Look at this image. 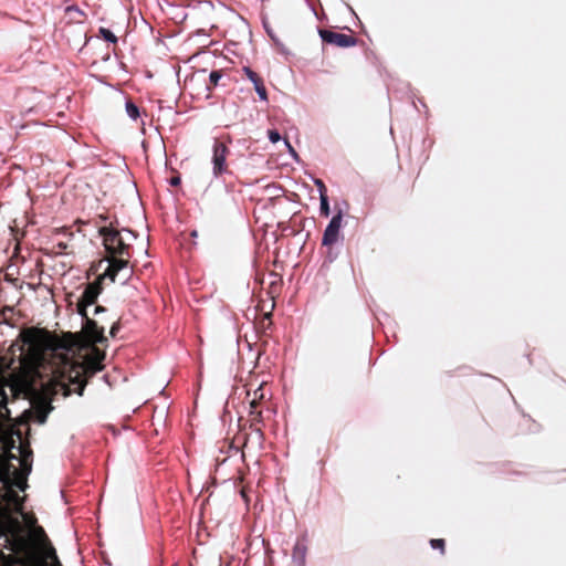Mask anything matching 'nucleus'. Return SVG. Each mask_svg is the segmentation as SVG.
<instances>
[{
    "label": "nucleus",
    "instance_id": "obj_1",
    "mask_svg": "<svg viewBox=\"0 0 566 566\" xmlns=\"http://www.w3.org/2000/svg\"><path fill=\"white\" fill-rule=\"evenodd\" d=\"M21 342L19 366L9 374V385L14 397L23 396L33 403L0 437V536L15 539L18 548H25L29 541L22 534L18 515L23 514L27 496L20 495L29 488L28 479L33 467L30 422L45 423L53 409V398L62 392L67 397L71 389L59 380L45 365V350L67 348L71 343L60 339L45 328L27 327L19 334Z\"/></svg>",
    "mask_w": 566,
    "mask_h": 566
},
{
    "label": "nucleus",
    "instance_id": "obj_2",
    "mask_svg": "<svg viewBox=\"0 0 566 566\" xmlns=\"http://www.w3.org/2000/svg\"><path fill=\"white\" fill-rule=\"evenodd\" d=\"M60 339H64L71 343L67 348H59L55 350H45V365L51 374H53L59 380L65 381L70 385H77L74 390L77 395L82 396L87 385V378L94 376L97 371H101L104 366L102 361L105 358V353L99 350L96 345L91 346L92 353L85 358L83 363L75 361L70 356V352L75 346L74 336L69 333Z\"/></svg>",
    "mask_w": 566,
    "mask_h": 566
},
{
    "label": "nucleus",
    "instance_id": "obj_3",
    "mask_svg": "<svg viewBox=\"0 0 566 566\" xmlns=\"http://www.w3.org/2000/svg\"><path fill=\"white\" fill-rule=\"evenodd\" d=\"M123 270H126L125 261H113V263L108 264L105 271L102 274H99L94 282H91L85 285V289L76 305L77 313L82 317H86L87 307L96 303L98 295L103 291V282L105 280H109V282L114 283L116 281L117 275Z\"/></svg>",
    "mask_w": 566,
    "mask_h": 566
},
{
    "label": "nucleus",
    "instance_id": "obj_4",
    "mask_svg": "<svg viewBox=\"0 0 566 566\" xmlns=\"http://www.w3.org/2000/svg\"><path fill=\"white\" fill-rule=\"evenodd\" d=\"M98 234L103 237V244L108 254L106 259L108 264L122 260L126 262V269H128L130 245L124 242L120 232L112 227H101Z\"/></svg>",
    "mask_w": 566,
    "mask_h": 566
},
{
    "label": "nucleus",
    "instance_id": "obj_5",
    "mask_svg": "<svg viewBox=\"0 0 566 566\" xmlns=\"http://www.w3.org/2000/svg\"><path fill=\"white\" fill-rule=\"evenodd\" d=\"M230 155V148L227 143L222 139H214L212 145V175L216 179L222 178L224 175H230V166L228 157Z\"/></svg>",
    "mask_w": 566,
    "mask_h": 566
},
{
    "label": "nucleus",
    "instance_id": "obj_6",
    "mask_svg": "<svg viewBox=\"0 0 566 566\" xmlns=\"http://www.w3.org/2000/svg\"><path fill=\"white\" fill-rule=\"evenodd\" d=\"M82 318L84 321L82 326V335L87 346L104 344L107 342V338L104 335L105 327L103 325V319L91 318L87 314L86 317Z\"/></svg>",
    "mask_w": 566,
    "mask_h": 566
},
{
    "label": "nucleus",
    "instance_id": "obj_7",
    "mask_svg": "<svg viewBox=\"0 0 566 566\" xmlns=\"http://www.w3.org/2000/svg\"><path fill=\"white\" fill-rule=\"evenodd\" d=\"M319 36L323 42L338 46L349 48L357 44V38L352 34L338 33L326 29L319 30Z\"/></svg>",
    "mask_w": 566,
    "mask_h": 566
},
{
    "label": "nucleus",
    "instance_id": "obj_8",
    "mask_svg": "<svg viewBox=\"0 0 566 566\" xmlns=\"http://www.w3.org/2000/svg\"><path fill=\"white\" fill-rule=\"evenodd\" d=\"M342 220H343V213L339 210L332 218V220L329 221V223L327 224V227H326V229L324 231L323 239H322V244L323 245L332 247L333 244H335L337 242V240L339 238Z\"/></svg>",
    "mask_w": 566,
    "mask_h": 566
},
{
    "label": "nucleus",
    "instance_id": "obj_9",
    "mask_svg": "<svg viewBox=\"0 0 566 566\" xmlns=\"http://www.w3.org/2000/svg\"><path fill=\"white\" fill-rule=\"evenodd\" d=\"M6 386L9 385V376L2 377L0 376V437L3 432H8V429H4V422L10 419V410L7 408L8 405V396L6 392Z\"/></svg>",
    "mask_w": 566,
    "mask_h": 566
},
{
    "label": "nucleus",
    "instance_id": "obj_10",
    "mask_svg": "<svg viewBox=\"0 0 566 566\" xmlns=\"http://www.w3.org/2000/svg\"><path fill=\"white\" fill-rule=\"evenodd\" d=\"M245 76L253 83L254 90L262 101H268V91L264 85L263 78L249 66L242 69Z\"/></svg>",
    "mask_w": 566,
    "mask_h": 566
},
{
    "label": "nucleus",
    "instance_id": "obj_11",
    "mask_svg": "<svg viewBox=\"0 0 566 566\" xmlns=\"http://www.w3.org/2000/svg\"><path fill=\"white\" fill-rule=\"evenodd\" d=\"M255 329L260 336H268V331L271 329L272 322V311L264 313L259 319L254 323Z\"/></svg>",
    "mask_w": 566,
    "mask_h": 566
},
{
    "label": "nucleus",
    "instance_id": "obj_12",
    "mask_svg": "<svg viewBox=\"0 0 566 566\" xmlns=\"http://www.w3.org/2000/svg\"><path fill=\"white\" fill-rule=\"evenodd\" d=\"M264 386L260 385L252 394V397L250 399V407L253 409L258 408L261 401L264 400Z\"/></svg>",
    "mask_w": 566,
    "mask_h": 566
},
{
    "label": "nucleus",
    "instance_id": "obj_13",
    "mask_svg": "<svg viewBox=\"0 0 566 566\" xmlns=\"http://www.w3.org/2000/svg\"><path fill=\"white\" fill-rule=\"evenodd\" d=\"M223 73L220 70L212 71L209 75V84L207 85L208 90H212L219 84V81L221 80Z\"/></svg>",
    "mask_w": 566,
    "mask_h": 566
},
{
    "label": "nucleus",
    "instance_id": "obj_14",
    "mask_svg": "<svg viewBox=\"0 0 566 566\" xmlns=\"http://www.w3.org/2000/svg\"><path fill=\"white\" fill-rule=\"evenodd\" d=\"M14 315V310L13 307H10V306H4L1 311H0V318L2 319L3 323H7L9 325H12L11 324V319Z\"/></svg>",
    "mask_w": 566,
    "mask_h": 566
},
{
    "label": "nucleus",
    "instance_id": "obj_15",
    "mask_svg": "<svg viewBox=\"0 0 566 566\" xmlns=\"http://www.w3.org/2000/svg\"><path fill=\"white\" fill-rule=\"evenodd\" d=\"M319 200H321V208H319L321 214L324 217H328L329 216V203H328L327 193H324L323 191H321Z\"/></svg>",
    "mask_w": 566,
    "mask_h": 566
},
{
    "label": "nucleus",
    "instance_id": "obj_16",
    "mask_svg": "<svg viewBox=\"0 0 566 566\" xmlns=\"http://www.w3.org/2000/svg\"><path fill=\"white\" fill-rule=\"evenodd\" d=\"M126 112L133 119H137L139 117V109L132 101L126 102Z\"/></svg>",
    "mask_w": 566,
    "mask_h": 566
},
{
    "label": "nucleus",
    "instance_id": "obj_17",
    "mask_svg": "<svg viewBox=\"0 0 566 566\" xmlns=\"http://www.w3.org/2000/svg\"><path fill=\"white\" fill-rule=\"evenodd\" d=\"M98 32H99L101 36L105 41H108V42H112V43H116L117 42L116 35L109 29L101 28Z\"/></svg>",
    "mask_w": 566,
    "mask_h": 566
},
{
    "label": "nucleus",
    "instance_id": "obj_18",
    "mask_svg": "<svg viewBox=\"0 0 566 566\" xmlns=\"http://www.w3.org/2000/svg\"><path fill=\"white\" fill-rule=\"evenodd\" d=\"M430 545L433 549H440L441 554L446 553V542L442 538H432Z\"/></svg>",
    "mask_w": 566,
    "mask_h": 566
},
{
    "label": "nucleus",
    "instance_id": "obj_19",
    "mask_svg": "<svg viewBox=\"0 0 566 566\" xmlns=\"http://www.w3.org/2000/svg\"><path fill=\"white\" fill-rule=\"evenodd\" d=\"M250 417L252 421L261 422L262 421V411L258 408L253 409L250 407Z\"/></svg>",
    "mask_w": 566,
    "mask_h": 566
},
{
    "label": "nucleus",
    "instance_id": "obj_20",
    "mask_svg": "<svg viewBox=\"0 0 566 566\" xmlns=\"http://www.w3.org/2000/svg\"><path fill=\"white\" fill-rule=\"evenodd\" d=\"M268 136L273 144L277 143L281 139V135L276 129H270L268 132Z\"/></svg>",
    "mask_w": 566,
    "mask_h": 566
},
{
    "label": "nucleus",
    "instance_id": "obj_21",
    "mask_svg": "<svg viewBox=\"0 0 566 566\" xmlns=\"http://www.w3.org/2000/svg\"><path fill=\"white\" fill-rule=\"evenodd\" d=\"M119 329H120V324H119V322H115V323L112 325L111 331H109L111 336H112V337H115Z\"/></svg>",
    "mask_w": 566,
    "mask_h": 566
},
{
    "label": "nucleus",
    "instance_id": "obj_22",
    "mask_svg": "<svg viewBox=\"0 0 566 566\" xmlns=\"http://www.w3.org/2000/svg\"><path fill=\"white\" fill-rule=\"evenodd\" d=\"M315 184L318 187L319 192L323 191L324 193H326V187L322 180L317 179Z\"/></svg>",
    "mask_w": 566,
    "mask_h": 566
},
{
    "label": "nucleus",
    "instance_id": "obj_23",
    "mask_svg": "<svg viewBox=\"0 0 566 566\" xmlns=\"http://www.w3.org/2000/svg\"><path fill=\"white\" fill-rule=\"evenodd\" d=\"M180 184V177L176 176L170 179V185L178 186Z\"/></svg>",
    "mask_w": 566,
    "mask_h": 566
},
{
    "label": "nucleus",
    "instance_id": "obj_24",
    "mask_svg": "<svg viewBox=\"0 0 566 566\" xmlns=\"http://www.w3.org/2000/svg\"><path fill=\"white\" fill-rule=\"evenodd\" d=\"M105 312H106V308L104 306L97 305L95 307V315L101 314V313H105Z\"/></svg>",
    "mask_w": 566,
    "mask_h": 566
},
{
    "label": "nucleus",
    "instance_id": "obj_25",
    "mask_svg": "<svg viewBox=\"0 0 566 566\" xmlns=\"http://www.w3.org/2000/svg\"><path fill=\"white\" fill-rule=\"evenodd\" d=\"M296 552H302V548L300 547L298 544H296L294 547V554H296Z\"/></svg>",
    "mask_w": 566,
    "mask_h": 566
},
{
    "label": "nucleus",
    "instance_id": "obj_26",
    "mask_svg": "<svg viewBox=\"0 0 566 566\" xmlns=\"http://www.w3.org/2000/svg\"><path fill=\"white\" fill-rule=\"evenodd\" d=\"M296 552H302V548L300 547L298 544H296L294 547V554H296Z\"/></svg>",
    "mask_w": 566,
    "mask_h": 566
},
{
    "label": "nucleus",
    "instance_id": "obj_27",
    "mask_svg": "<svg viewBox=\"0 0 566 566\" xmlns=\"http://www.w3.org/2000/svg\"><path fill=\"white\" fill-rule=\"evenodd\" d=\"M98 219H99L101 221H106V220H107V216L99 214V216H98Z\"/></svg>",
    "mask_w": 566,
    "mask_h": 566
},
{
    "label": "nucleus",
    "instance_id": "obj_28",
    "mask_svg": "<svg viewBox=\"0 0 566 566\" xmlns=\"http://www.w3.org/2000/svg\"><path fill=\"white\" fill-rule=\"evenodd\" d=\"M285 144H286V146L290 148V150L294 153V150H293V148H292V146L290 145V142H289L287 139L285 140Z\"/></svg>",
    "mask_w": 566,
    "mask_h": 566
},
{
    "label": "nucleus",
    "instance_id": "obj_29",
    "mask_svg": "<svg viewBox=\"0 0 566 566\" xmlns=\"http://www.w3.org/2000/svg\"><path fill=\"white\" fill-rule=\"evenodd\" d=\"M59 248H61V249H66V244H64V243H59Z\"/></svg>",
    "mask_w": 566,
    "mask_h": 566
},
{
    "label": "nucleus",
    "instance_id": "obj_30",
    "mask_svg": "<svg viewBox=\"0 0 566 566\" xmlns=\"http://www.w3.org/2000/svg\"><path fill=\"white\" fill-rule=\"evenodd\" d=\"M191 237H197V231H192Z\"/></svg>",
    "mask_w": 566,
    "mask_h": 566
},
{
    "label": "nucleus",
    "instance_id": "obj_31",
    "mask_svg": "<svg viewBox=\"0 0 566 566\" xmlns=\"http://www.w3.org/2000/svg\"><path fill=\"white\" fill-rule=\"evenodd\" d=\"M129 276H130V273L128 275H126L124 283H126V281L129 279Z\"/></svg>",
    "mask_w": 566,
    "mask_h": 566
},
{
    "label": "nucleus",
    "instance_id": "obj_32",
    "mask_svg": "<svg viewBox=\"0 0 566 566\" xmlns=\"http://www.w3.org/2000/svg\"><path fill=\"white\" fill-rule=\"evenodd\" d=\"M241 494H242L243 497H245V491L244 490L241 491Z\"/></svg>",
    "mask_w": 566,
    "mask_h": 566
},
{
    "label": "nucleus",
    "instance_id": "obj_33",
    "mask_svg": "<svg viewBox=\"0 0 566 566\" xmlns=\"http://www.w3.org/2000/svg\"><path fill=\"white\" fill-rule=\"evenodd\" d=\"M256 432L262 437V431L260 429H258Z\"/></svg>",
    "mask_w": 566,
    "mask_h": 566
}]
</instances>
